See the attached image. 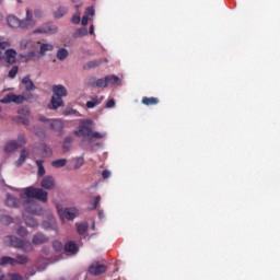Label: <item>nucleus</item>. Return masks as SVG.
<instances>
[{
  "label": "nucleus",
  "instance_id": "49",
  "mask_svg": "<svg viewBox=\"0 0 280 280\" xmlns=\"http://www.w3.org/2000/svg\"><path fill=\"white\" fill-rule=\"evenodd\" d=\"M42 152H44V154H52L51 149L47 144H42Z\"/></svg>",
  "mask_w": 280,
  "mask_h": 280
},
{
  "label": "nucleus",
  "instance_id": "6",
  "mask_svg": "<svg viewBox=\"0 0 280 280\" xmlns=\"http://www.w3.org/2000/svg\"><path fill=\"white\" fill-rule=\"evenodd\" d=\"M108 270V267L104 264H100V261H94L90 265L88 272L93 275V277H100V275H104Z\"/></svg>",
  "mask_w": 280,
  "mask_h": 280
},
{
  "label": "nucleus",
  "instance_id": "11",
  "mask_svg": "<svg viewBox=\"0 0 280 280\" xmlns=\"http://www.w3.org/2000/svg\"><path fill=\"white\" fill-rule=\"evenodd\" d=\"M52 93L56 97H61V98L67 97L68 95L67 88H65V85L62 84L54 85Z\"/></svg>",
  "mask_w": 280,
  "mask_h": 280
},
{
  "label": "nucleus",
  "instance_id": "33",
  "mask_svg": "<svg viewBox=\"0 0 280 280\" xmlns=\"http://www.w3.org/2000/svg\"><path fill=\"white\" fill-rule=\"evenodd\" d=\"M49 127L51 130H60L62 128V120L54 119L50 121Z\"/></svg>",
  "mask_w": 280,
  "mask_h": 280
},
{
  "label": "nucleus",
  "instance_id": "63",
  "mask_svg": "<svg viewBox=\"0 0 280 280\" xmlns=\"http://www.w3.org/2000/svg\"><path fill=\"white\" fill-rule=\"evenodd\" d=\"M90 34H95V27L93 25L90 26Z\"/></svg>",
  "mask_w": 280,
  "mask_h": 280
},
{
  "label": "nucleus",
  "instance_id": "13",
  "mask_svg": "<svg viewBox=\"0 0 280 280\" xmlns=\"http://www.w3.org/2000/svg\"><path fill=\"white\" fill-rule=\"evenodd\" d=\"M7 23L9 27H12L13 30H16L19 27L21 30V19L16 18L15 15H9L7 18Z\"/></svg>",
  "mask_w": 280,
  "mask_h": 280
},
{
  "label": "nucleus",
  "instance_id": "62",
  "mask_svg": "<svg viewBox=\"0 0 280 280\" xmlns=\"http://www.w3.org/2000/svg\"><path fill=\"white\" fill-rule=\"evenodd\" d=\"M0 280H8V278H5V275H3V272L0 271Z\"/></svg>",
  "mask_w": 280,
  "mask_h": 280
},
{
  "label": "nucleus",
  "instance_id": "14",
  "mask_svg": "<svg viewBox=\"0 0 280 280\" xmlns=\"http://www.w3.org/2000/svg\"><path fill=\"white\" fill-rule=\"evenodd\" d=\"M5 61L9 65H14L16 62V51L14 48L7 49L4 52Z\"/></svg>",
  "mask_w": 280,
  "mask_h": 280
},
{
  "label": "nucleus",
  "instance_id": "12",
  "mask_svg": "<svg viewBox=\"0 0 280 280\" xmlns=\"http://www.w3.org/2000/svg\"><path fill=\"white\" fill-rule=\"evenodd\" d=\"M4 242L7 246H12L13 248H21V243L23 242V240L16 236H7Z\"/></svg>",
  "mask_w": 280,
  "mask_h": 280
},
{
  "label": "nucleus",
  "instance_id": "43",
  "mask_svg": "<svg viewBox=\"0 0 280 280\" xmlns=\"http://www.w3.org/2000/svg\"><path fill=\"white\" fill-rule=\"evenodd\" d=\"M82 165H84V158L83 156L75 158L74 170H80Z\"/></svg>",
  "mask_w": 280,
  "mask_h": 280
},
{
  "label": "nucleus",
  "instance_id": "40",
  "mask_svg": "<svg viewBox=\"0 0 280 280\" xmlns=\"http://www.w3.org/2000/svg\"><path fill=\"white\" fill-rule=\"evenodd\" d=\"M101 63H102V59H95V60L89 61L86 67L89 69H95V67H100Z\"/></svg>",
  "mask_w": 280,
  "mask_h": 280
},
{
  "label": "nucleus",
  "instance_id": "24",
  "mask_svg": "<svg viewBox=\"0 0 280 280\" xmlns=\"http://www.w3.org/2000/svg\"><path fill=\"white\" fill-rule=\"evenodd\" d=\"M0 266H16V260L10 256H3L0 259Z\"/></svg>",
  "mask_w": 280,
  "mask_h": 280
},
{
  "label": "nucleus",
  "instance_id": "53",
  "mask_svg": "<svg viewBox=\"0 0 280 280\" xmlns=\"http://www.w3.org/2000/svg\"><path fill=\"white\" fill-rule=\"evenodd\" d=\"M106 108H115V100L110 98V100L106 103Z\"/></svg>",
  "mask_w": 280,
  "mask_h": 280
},
{
  "label": "nucleus",
  "instance_id": "22",
  "mask_svg": "<svg viewBox=\"0 0 280 280\" xmlns=\"http://www.w3.org/2000/svg\"><path fill=\"white\" fill-rule=\"evenodd\" d=\"M69 13V7H59L55 12L54 16L55 19H62V16H66V14Z\"/></svg>",
  "mask_w": 280,
  "mask_h": 280
},
{
  "label": "nucleus",
  "instance_id": "46",
  "mask_svg": "<svg viewBox=\"0 0 280 280\" xmlns=\"http://www.w3.org/2000/svg\"><path fill=\"white\" fill-rule=\"evenodd\" d=\"M19 115L27 117L30 116V108L27 107H22L18 110Z\"/></svg>",
  "mask_w": 280,
  "mask_h": 280
},
{
  "label": "nucleus",
  "instance_id": "44",
  "mask_svg": "<svg viewBox=\"0 0 280 280\" xmlns=\"http://www.w3.org/2000/svg\"><path fill=\"white\" fill-rule=\"evenodd\" d=\"M32 13L35 21H38V19H43V10L35 9L34 11H32Z\"/></svg>",
  "mask_w": 280,
  "mask_h": 280
},
{
  "label": "nucleus",
  "instance_id": "54",
  "mask_svg": "<svg viewBox=\"0 0 280 280\" xmlns=\"http://www.w3.org/2000/svg\"><path fill=\"white\" fill-rule=\"evenodd\" d=\"M19 119L24 126H30V119H27L26 117L20 116Z\"/></svg>",
  "mask_w": 280,
  "mask_h": 280
},
{
  "label": "nucleus",
  "instance_id": "20",
  "mask_svg": "<svg viewBox=\"0 0 280 280\" xmlns=\"http://www.w3.org/2000/svg\"><path fill=\"white\" fill-rule=\"evenodd\" d=\"M33 243L27 240H22V243L20 245V249L23 250V253H32L34 250Z\"/></svg>",
  "mask_w": 280,
  "mask_h": 280
},
{
  "label": "nucleus",
  "instance_id": "15",
  "mask_svg": "<svg viewBox=\"0 0 280 280\" xmlns=\"http://www.w3.org/2000/svg\"><path fill=\"white\" fill-rule=\"evenodd\" d=\"M105 80L107 82V86H120L121 85V79H119V77L112 74V75H107L105 77Z\"/></svg>",
  "mask_w": 280,
  "mask_h": 280
},
{
  "label": "nucleus",
  "instance_id": "59",
  "mask_svg": "<svg viewBox=\"0 0 280 280\" xmlns=\"http://www.w3.org/2000/svg\"><path fill=\"white\" fill-rule=\"evenodd\" d=\"M81 24H82L83 26L89 25V18H88L86 15H84V16L82 18Z\"/></svg>",
  "mask_w": 280,
  "mask_h": 280
},
{
  "label": "nucleus",
  "instance_id": "38",
  "mask_svg": "<svg viewBox=\"0 0 280 280\" xmlns=\"http://www.w3.org/2000/svg\"><path fill=\"white\" fill-rule=\"evenodd\" d=\"M95 106H100V101L97 96L93 97L92 101L86 102V108H95Z\"/></svg>",
  "mask_w": 280,
  "mask_h": 280
},
{
  "label": "nucleus",
  "instance_id": "39",
  "mask_svg": "<svg viewBox=\"0 0 280 280\" xmlns=\"http://www.w3.org/2000/svg\"><path fill=\"white\" fill-rule=\"evenodd\" d=\"M0 222L1 224L8 225V224H12L14 220L10 215H2L0 217Z\"/></svg>",
  "mask_w": 280,
  "mask_h": 280
},
{
  "label": "nucleus",
  "instance_id": "7",
  "mask_svg": "<svg viewBox=\"0 0 280 280\" xmlns=\"http://www.w3.org/2000/svg\"><path fill=\"white\" fill-rule=\"evenodd\" d=\"M40 187L47 191L56 189V178H54L51 175L45 176L40 182Z\"/></svg>",
  "mask_w": 280,
  "mask_h": 280
},
{
  "label": "nucleus",
  "instance_id": "5",
  "mask_svg": "<svg viewBox=\"0 0 280 280\" xmlns=\"http://www.w3.org/2000/svg\"><path fill=\"white\" fill-rule=\"evenodd\" d=\"M36 19L32 10L26 9L25 19L21 20V30H32L36 27Z\"/></svg>",
  "mask_w": 280,
  "mask_h": 280
},
{
  "label": "nucleus",
  "instance_id": "23",
  "mask_svg": "<svg viewBox=\"0 0 280 280\" xmlns=\"http://www.w3.org/2000/svg\"><path fill=\"white\" fill-rule=\"evenodd\" d=\"M65 250L66 253H71V255H75V253H78V245L75 244V242H68L65 245Z\"/></svg>",
  "mask_w": 280,
  "mask_h": 280
},
{
  "label": "nucleus",
  "instance_id": "19",
  "mask_svg": "<svg viewBox=\"0 0 280 280\" xmlns=\"http://www.w3.org/2000/svg\"><path fill=\"white\" fill-rule=\"evenodd\" d=\"M30 156V151L28 149H23L20 153V158L18 159V161L15 162V165L19 167L21 165H23V163H25V161H27Z\"/></svg>",
  "mask_w": 280,
  "mask_h": 280
},
{
  "label": "nucleus",
  "instance_id": "9",
  "mask_svg": "<svg viewBox=\"0 0 280 280\" xmlns=\"http://www.w3.org/2000/svg\"><path fill=\"white\" fill-rule=\"evenodd\" d=\"M34 213H36V212L27 211L23 214V219H24L26 226H30L31 229H36V226H38V221H36V219H34Z\"/></svg>",
  "mask_w": 280,
  "mask_h": 280
},
{
  "label": "nucleus",
  "instance_id": "17",
  "mask_svg": "<svg viewBox=\"0 0 280 280\" xmlns=\"http://www.w3.org/2000/svg\"><path fill=\"white\" fill-rule=\"evenodd\" d=\"M63 104L65 103L62 102V98L60 96L52 95L51 100H50L49 108H51L52 110H56V109L60 108V106H63Z\"/></svg>",
  "mask_w": 280,
  "mask_h": 280
},
{
  "label": "nucleus",
  "instance_id": "31",
  "mask_svg": "<svg viewBox=\"0 0 280 280\" xmlns=\"http://www.w3.org/2000/svg\"><path fill=\"white\" fill-rule=\"evenodd\" d=\"M71 143H73V137L69 136L63 140L62 150L69 152L71 150Z\"/></svg>",
  "mask_w": 280,
  "mask_h": 280
},
{
  "label": "nucleus",
  "instance_id": "34",
  "mask_svg": "<svg viewBox=\"0 0 280 280\" xmlns=\"http://www.w3.org/2000/svg\"><path fill=\"white\" fill-rule=\"evenodd\" d=\"M42 226H43V229H45V231H49L50 229L56 231V221L55 220H50V222L44 221L42 223Z\"/></svg>",
  "mask_w": 280,
  "mask_h": 280
},
{
  "label": "nucleus",
  "instance_id": "10",
  "mask_svg": "<svg viewBox=\"0 0 280 280\" xmlns=\"http://www.w3.org/2000/svg\"><path fill=\"white\" fill-rule=\"evenodd\" d=\"M48 242H49V237H47V235H45L40 232L34 234L32 237V244L34 246H40L43 244H47Z\"/></svg>",
  "mask_w": 280,
  "mask_h": 280
},
{
  "label": "nucleus",
  "instance_id": "2",
  "mask_svg": "<svg viewBox=\"0 0 280 280\" xmlns=\"http://www.w3.org/2000/svg\"><path fill=\"white\" fill-rule=\"evenodd\" d=\"M75 137H81V143H93V139H105L106 132L93 131V120H82L79 129L74 131Z\"/></svg>",
  "mask_w": 280,
  "mask_h": 280
},
{
  "label": "nucleus",
  "instance_id": "42",
  "mask_svg": "<svg viewBox=\"0 0 280 280\" xmlns=\"http://www.w3.org/2000/svg\"><path fill=\"white\" fill-rule=\"evenodd\" d=\"M16 73H19V66H13L10 69L8 75H9V78H11V80H14V78H16Z\"/></svg>",
  "mask_w": 280,
  "mask_h": 280
},
{
  "label": "nucleus",
  "instance_id": "56",
  "mask_svg": "<svg viewBox=\"0 0 280 280\" xmlns=\"http://www.w3.org/2000/svg\"><path fill=\"white\" fill-rule=\"evenodd\" d=\"M33 34H45V26H40L39 28L34 30Z\"/></svg>",
  "mask_w": 280,
  "mask_h": 280
},
{
  "label": "nucleus",
  "instance_id": "30",
  "mask_svg": "<svg viewBox=\"0 0 280 280\" xmlns=\"http://www.w3.org/2000/svg\"><path fill=\"white\" fill-rule=\"evenodd\" d=\"M57 211H75V208L67 207V201L56 203Z\"/></svg>",
  "mask_w": 280,
  "mask_h": 280
},
{
  "label": "nucleus",
  "instance_id": "61",
  "mask_svg": "<svg viewBox=\"0 0 280 280\" xmlns=\"http://www.w3.org/2000/svg\"><path fill=\"white\" fill-rule=\"evenodd\" d=\"M35 135L37 136V137H45V132H38V130H36L35 129Z\"/></svg>",
  "mask_w": 280,
  "mask_h": 280
},
{
  "label": "nucleus",
  "instance_id": "41",
  "mask_svg": "<svg viewBox=\"0 0 280 280\" xmlns=\"http://www.w3.org/2000/svg\"><path fill=\"white\" fill-rule=\"evenodd\" d=\"M16 235H20V237H27V235H30V232L27 231V229L20 226L16 230Z\"/></svg>",
  "mask_w": 280,
  "mask_h": 280
},
{
  "label": "nucleus",
  "instance_id": "47",
  "mask_svg": "<svg viewBox=\"0 0 280 280\" xmlns=\"http://www.w3.org/2000/svg\"><path fill=\"white\" fill-rule=\"evenodd\" d=\"M10 280H23V276L20 273H8Z\"/></svg>",
  "mask_w": 280,
  "mask_h": 280
},
{
  "label": "nucleus",
  "instance_id": "27",
  "mask_svg": "<svg viewBox=\"0 0 280 280\" xmlns=\"http://www.w3.org/2000/svg\"><path fill=\"white\" fill-rule=\"evenodd\" d=\"M75 13L73 14V16L71 18V23H73V25H80V4L75 5Z\"/></svg>",
  "mask_w": 280,
  "mask_h": 280
},
{
  "label": "nucleus",
  "instance_id": "32",
  "mask_svg": "<svg viewBox=\"0 0 280 280\" xmlns=\"http://www.w3.org/2000/svg\"><path fill=\"white\" fill-rule=\"evenodd\" d=\"M142 104H144L145 106H154V105L159 104V98H156V97H143L142 98Z\"/></svg>",
  "mask_w": 280,
  "mask_h": 280
},
{
  "label": "nucleus",
  "instance_id": "60",
  "mask_svg": "<svg viewBox=\"0 0 280 280\" xmlns=\"http://www.w3.org/2000/svg\"><path fill=\"white\" fill-rule=\"evenodd\" d=\"M102 145H103V144L100 143V142L95 143L94 145H92V152H95V150L102 148Z\"/></svg>",
  "mask_w": 280,
  "mask_h": 280
},
{
  "label": "nucleus",
  "instance_id": "58",
  "mask_svg": "<svg viewBox=\"0 0 280 280\" xmlns=\"http://www.w3.org/2000/svg\"><path fill=\"white\" fill-rule=\"evenodd\" d=\"M102 176H103V178H110V171H108V170L103 171Z\"/></svg>",
  "mask_w": 280,
  "mask_h": 280
},
{
  "label": "nucleus",
  "instance_id": "1",
  "mask_svg": "<svg viewBox=\"0 0 280 280\" xmlns=\"http://www.w3.org/2000/svg\"><path fill=\"white\" fill-rule=\"evenodd\" d=\"M9 189L20 194V199L7 194L5 205L11 209H19L22 207L25 211H36V200H39V202H47L49 196L47 190L34 186L25 188L9 187Z\"/></svg>",
  "mask_w": 280,
  "mask_h": 280
},
{
  "label": "nucleus",
  "instance_id": "64",
  "mask_svg": "<svg viewBox=\"0 0 280 280\" xmlns=\"http://www.w3.org/2000/svg\"><path fill=\"white\" fill-rule=\"evenodd\" d=\"M39 121H47V118L45 116H40Z\"/></svg>",
  "mask_w": 280,
  "mask_h": 280
},
{
  "label": "nucleus",
  "instance_id": "52",
  "mask_svg": "<svg viewBox=\"0 0 280 280\" xmlns=\"http://www.w3.org/2000/svg\"><path fill=\"white\" fill-rule=\"evenodd\" d=\"M27 45H30V40L24 39L20 43L21 49H27Z\"/></svg>",
  "mask_w": 280,
  "mask_h": 280
},
{
  "label": "nucleus",
  "instance_id": "21",
  "mask_svg": "<svg viewBox=\"0 0 280 280\" xmlns=\"http://www.w3.org/2000/svg\"><path fill=\"white\" fill-rule=\"evenodd\" d=\"M75 226H77V233H79V235H85L86 231H89V223L85 221L75 223Z\"/></svg>",
  "mask_w": 280,
  "mask_h": 280
},
{
  "label": "nucleus",
  "instance_id": "51",
  "mask_svg": "<svg viewBox=\"0 0 280 280\" xmlns=\"http://www.w3.org/2000/svg\"><path fill=\"white\" fill-rule=\"evenodd\" d=\"M63 115L66 117H68V115H78V112L75 109L69 108V109L63 110Z\"/></svg>",
  "mask_w": 280,
  "mask_h": 280
},
{
  "label": "nucleus",
  "instance_id": "4",
  "mask_svg": "<svg viewBox=\"0 0 280 280\" xmlns=\"http://www.w3.org/2000/svg\"><path fill=\"white\" fill-rule=\"evenodd\" d=\"M32 97V94L24 96L9 93L2 100H0V104H23V102H31Z\"/></svg>",
  "mask_w": 280,
  "mask_h": 280
},
{
  "label": "nucleus",
  "instance_id": "8",
  "mask_svg": "<svg viewBox=\"0 0 280 280\" xmlns=\"http://www.w3.org/2000/svg\"><path fill=\"white\" fill-rule=\"evenodd\" d=\"M88 86H92L93 89H106V86H108V81H106V77L97 80L94 77H91L88 79Z\"/></svg>",
  "mask_w": 280,
  "mask_h": 280
},
{
  "label": "nucleus",
  "instance_id": "48",
  "mask_svg": "<svg viewBox=\"0 0 280 280\" xmlns=\"http://www.w3.org/2000/svg\"><path fill=\"white\" fill-rule=\"evenodd\" d=\"M85 16H95V9L93 7H89L86 10H85Z\"/></svg>",
  "mask_w": 280,
  "mask_h": 280
},
{
  "label": "nucleus",
  "instance_id": "28",
  "mask_svg": "<svg viewBox=\"0 0 280 280\" xmlns=\"http://www.w3.org/2000/svg\"><path fill=\"white\" fill-rule=\"evenodd\" d=\"M47 51H54V46L51 44H42L39 46V55L45 56Z\"/></svg>",
  "mask_w": 280,
  "mask_h": 280
},
{
  "label": "nucleus",
  "instance_id": "16",
  "mask_svg": "<svg viewBox=\"0 0 280 280\" xmlns=\"http://www.w3.org/2000/svg\"><path fill=\"white\" fill-rule=\"evenodd\" d=\"M58 215L61 222H67V220H75V212L72 211H58Z\"/></svg>",
  "mask_w": 280,
  "mask_h": 280
},
{
  "label": "nucleus",
  "instance_id": "25",
  "mask_svg": "<svg viewBox=\"0 0 280 280\" xmlns=\"http://www.w3.org/2000/svg\"><path fill=\"white\" fill-rule=\"evenodd\" d=\"M22 82L25 84L26 91H35L36 90V85H34V82L32 81V79H30V77H24Z\"/></svg>",
  "mask_w": 280,
  "mask_h": 280
},
{
  "label": "nucleus",
  "instance_id": "29",
  "mask_svg": "<svg viewBox=\"0 0 280 280\" xmlns=\"http://www.w3.org/2000/svg\"><path fill=\"white\" fill-rule=\"evenodd\" d=\"M45 34H58V26L54 24H45L44 25Z\"/></svg>",
  "mask_w": 280,
  "mask_h": 280
},
{
  "label": "nucleus",
  "instance_id": "3",
  "mask_svg": "<svg viewBox=\"0 0 280 280\" xmlns=\"http://www.w3.org/2000/svg\"><path fill=\"white\" fill-rule=\"evenodd\" d=\"M25 143H27V138L25 137V133H20L16 140L7 142L4 147V152H7V154H12V152H16L19 148H23Z\"/></svg>",
  "mask_w": 280,
  "mask_h": 280
},
{
  "label": "nucleus",
  "instance_id": "18",
  "mask_svg": "<svg viewBox=\"0 0 280 280\" xmlns=\"http://www.w3.org/2000/svg\"><path fill=\"white\" fill-rule=\"evenodd\" d=\"M15 261V266L16 264L19 266H26V264H30V257H27V255L25 254H18L14 258Z\"/></svg>",
  "mask_w": 280,
  "mask_h": 280
},
{
  "label": "nucleus",
  "instance_id": "36",
  "mask_svg": "<svg viewBox=\"0 0 280 280\" xmlns=\"http://www.w3.org/2000/svg\"><path fill=\"white\" fill-rule=\"evenodd\" d=\"M89 34V30L86 27H81L74 33V38H82Z\"/></svg>",
  "mask_w": 280,
  "mask_h": 280
},
{
  "label": "nucleus",
  "instance_id": "50",
  "mask_svg": "<svg viewBox=\"0 0 280 280\" xmlns=\"http://www.w3.org/2000/svg\"><path fill=\"white\" fill-rule=\"evenodd\" d=\"M52 247L55 248V250H62V243L55 241L52 242Z\"/></svg>",
  "mask_w": 280,
  "mask_h": 280
},
{
  "label": "nucleus",
  "instance_id": "57",
  "mask_svg": "<svg viewBox=\"0 0 280 280\" xmlns=\"http://www.w3.org/2000/svg\"><path fill=\"white\" fill-rule=\"evenodd\" d=\"M100 200H102V197H100V196L95 197V200L93 203V209H97V206L100 205Z\"/></svg>",
  "mask_w": 280,
  "mask_h": 280
},
{
  "label": "nucleus",
  "instance_id": "35",
  "mask_svg": "<svg viewBox=\"0 0 280 280\" xmlns=\"http://www.w3.org/2000/svg\"><path fill=\"white\" fill-rule=\"evenodd\" d=\"M36 165L38 167L37 176H45V166L43 165V160H36Z\"/></svg>",
  "mask_w": 280,
  "mask_h": 280
},
{
  "label": "nucleus",
  "instance_id": "45",
  "mask_svg": "<svg viewBox=\"0 0 280 280\" xmlns=\"http://www.w3.org/2000/svg\"><path fill=\"white\" fill-rule=\"evenodd\" d=\"M34 56H36V52L31 50L26 55H21V58H25V60H34Z\"/></svg>",
  "mask_w": 280,
  "mask_h": 280
},
{
  "label": "nucleus",
  "instance_id": "37",
  "mask_svg": "<svg viewBox=\"0 0 280 280\" xmlns=\"http://www.w3.org/2000/svg\"><path fill=\"white\" fill-rule=\"evenodd\" d=\"M52 167H65L67 165V159H59L51 162Z\"/></svg>",
  "mask_w": 280,
  "mask_h": 280
},
{
  "label": "nucleus",
  "instance_id": "55",
  "mask_svg": "<svg viewBox=\"0 0 280 280\" xmlns=\"http://www.w3.org/2000/svg\"><path fill=\"white\" fill-rule=\"evenodd\" d=\"M10 47V42H0V49H8Z\"/></svg>",
  "mask_w": 280,
  "mask_h": 280
},
{
  "label": "nucleus",
  "instance_id": "26",
  "mask_svg": "<svg viewBox=\"0 0 280 280\" xmlns=\"http://www.w3.org/2000/svg\"><path fill=\"white\" fill-rule=\"evenodd\" d=\"M57 58L58 60H67L69 58V50L67 48H59L57 50Z\"/></svg>",
  "mask_w": 280,
  "mask_h": 280
}]
</instances>
